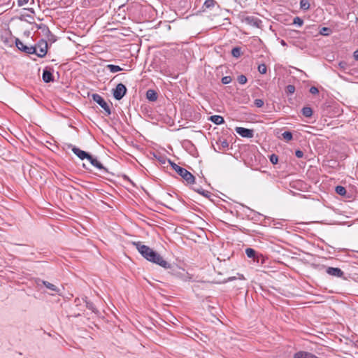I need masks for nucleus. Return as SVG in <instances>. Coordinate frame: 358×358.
<instances>
[{
  "label": "nucleus",
  "mask_w": 358,
  "mask_h": 358,
  "mask_svg": "<svg viewBox=\"0 0 358 358\" xmlns=\"http://www.w3.org/2000/svg\"><path fill=\"white\" fill-rule=\"evenodd\" d=\"M309 92L313 94H318L319 90L316 87L313 86L310 88Z\"/></svg>",
  "instance_id": "obj_40"
},
{
  "label": "nucleus",
  "mask_w": 358,
  "mask_h": 358,
  "mask_svg": "<svg viewBox=\"0 0 358 358\" xmlns=\"http://www.w3.org/2000/svg\"><path fill=\"white\" fill-rule=\"evenodd\" d=\"M1 39L3 44L6 46L11 47L13 44V38L10 36L2 35Z\"/></svg>",
  "instance_id": "obj_18"
},
{
  "label": "nucleus",
  "mask_w": 358,
  "mask_h": 358,
  "mask_svg": "<svg viewBox=\"0 0 358 358\" xmlns=\"http://www.w3.org/2000/svg\"><path fill=\"white\" fill-rule=\"evenodd\" d=\"M170 268H171L172 274L177 278L184 281H186L189 278L187 273L185 272L184 269H182L178 266H172L171 265Z\"/></svg>",
  "instance_id": "obj_8"
},
{
  "label": "nucleus",
  "mask_w": 358,
  "mask_h": 358,
  "mask_svg": "<svg viewBox=\"0 0 358 358\" xmlns=\"http://www.w3.org/2000/svg\"><path fill=\"white\" fill-rule=\"evenodd\" d=\"M280 44L283 46H285L287 45L286 42L284 40H281Z\"/></svg>",
  "instance_id": "obj_46"
},
{
  "label": "nucleus",
  "mask_w": 358,
  "mask_h": 358,
  "mask_svg": "<svg viewBox=\"0 0 358 358\" xmlns=\"http://www.w3.org/2000/svg\"><path fill=\"white\" fill-rule=\"evenodd\" d=\"M127 89L122 83H119L116 85L115 88L113 90V95L115 99L120 101L127 94Z\"/></svg>",
  "instance_id": "obj_5"
},
{
  "label": "nucleus",
  "mask_w": 358,
  "mask_h": 358,
  "mask_svg": "<svg viewBox=\"0 0 358 358\" xmlns=\"http://www.w3.org/2000/svg\"><path fill=\"white\" fill-rule=\"evenodd\" d=\"M293 24L301 27L303 24V20L299 17H295L293 20Z\"/></svg>",
  "instance_id": "obj_33"
},
{
  "label": "nucleus",
  "mask_w": 358,
  "mask_h": 358,
  "mask_svg": "<svg viewBox=\"0 0 358 358\" xmlns=\"http://www.w3.org/2000/svg\"><path fill=\"white\" fill-rule=\"evenodd\" d=\"M243 22L248 25L254 27H259L262 24V20L255 16H246L243 20Z\"/></svg>",
  "instance_id": "obj_12"
},
{
  "label": "nucleus",
  "mask_w": 358,
  "mask_h": 358,
  "mask_svg": "<svg viewBox=\"0 0 358 358\" xmlns=\"http://www.w3.org/2000/svg\"><path fill=\"white\" fill-rule=\"evenodd\" d=\"M27 17H28V19H30V18L32 20L34 19V17L30 15H27Z\"/></svg>",
  "instance_id": "obj_49"
},
{
  "label": "nucleus",
  "mask_w": 358,
  "mask_h": 358,
  "mask_svg": "<svg viewBox=\"0 0 358 358\" xmlns=\"http://www.w3.org/2000/svg\"><path fill=\"white\" fill-rule=\"evenodd\" d=\"M68 148H71V150L72 152L79 158L81 160H83L85 159H88V158L90 157V154L84 151V150H80V148L71 145V144H69L68 145Z\"/></svg>",
  "instance_id": "obj_7"
},
{
  "label": "nucleus",
  "mask_w": 358,
  "mask_h": 358,
  "mask_svg": "<svg viewBox=\"0 0 358 358\" xmlns=\"http://www.w3.org/2000/svg\"><path fill=\"white\" fill-rule=\"evenodd\" d=\"M353 57L355 60L358 61V50H355L353 53Z\"/></svg>",
  "instance_id": "obj_43"
},
{
  "label": "nucleus",
  "mask_w": 358,
  "mask_h": 358,
  "mask_svg": "<svg viewBox=\"0 0 358 358\" xmlns=\"http://www.w3.org/2000/svg\"><path fill=\"white\" fill-rule=\"evenodd\" d=\"M85 303L87 308L91 310L92 312H95L96 308L92 302L86 301Z\"/></svg>",
  "instance_id": "obj_35"
},
{
  "label": "nucleus",
  "mask_w": 358,
  "mask_h": 358,
  "mask_svg": "<svg viewBox=\"0 0 358 358\" xmlns=\"http://www.w3.org/2000/svg\"><path fill=\"white\" fill-rule=\"evenodd\" d=\"M217 4V2L215 0H206L203 6L206 8H212Z\"/></svg>",
  "instance_id": "obj_27"
},
{
  "label": "nucleus",
  "mask_w": 358,
  "mask_h": 358,
  "mask_svg": "<svg viewBox=\"0 0 358 358\" xmlns=\"http://www.w3.org/2000/svg\"><path fill=\"white\" fill-rule=\"evenodd\" d=\"M88 3L92 6H99L103 0H87Z\"/></svg>",
  "instance_id": "obj_32"
},
{
  "label": "nucleus",
  "mask_w": 358,
  "mask_h": 358,
  "mask_svg": "<svg viewBox=\"0 0 358 358\" xmlns=\"http://www.w3.org/2000/svg\"><path fill=\"white\" fill-rule=\"evenodd\" d=\"M15 43L18 50L27 54L31 55L36 52V47L26 45L17 38H15Z\"/></svg>",
  "instance_id": "obj_4"
},
{
  "label": "nucleus",
  "mask_w": 358,
  "mask_h": 358,
  "mask_svg": "<svg viewBox=\"0 0 358 358\" xmlns=\"http://www.w3.org/2000/svg\"><path fill=\"white\" fill-rule=\"evenodd\" d=\"M87 160H89L92 166L100 170L103 173H109L108 169L103 166V165L98 161L96 158L93 157L92 155H90Z\"/></svg>",
  "instance_id": "obj_9"
},
{
  "label": "nucleus",
  "mask_w": 358,
  "mask_h": 358,
  "mask_svg": "<svg viewBox=\"0 0 358 358\" xmlns=\"http://www.w3.org/2000/svg\"><path fill=\"white\" fill-rule=\"evenodd\" d=\"M232 79L231 76H224L222 78V83L224 85L229 84L231 82Z\"/></svg>",
  "instance_id": "obj_38"
},
{
  "label": "nucleus",
  "mask_w": 358,
  "mask_h": 358,
  "mask_svg": "<svg viewBox=\"0 0 358 358\" xmlns=\"http://www.w3.org/2000/svg\"><path fill=\"white\" fill-rule=\"evenodd\" d=\"M47 38L49 41L52 42V43H54L56 41V36L52 34V32L50 33V34H49L48 36H47Z\"/></svg>",
  "instance_id": "obj_39"
},
{
  "label": "nucleus",
  "mask_w": 358,
  "mask_h": 358,
  "mask_svg": "<svg viewBox=\"0 0 358 358\" xmlns=\"http://www.w3.org/2000/svg\"><path fill=\"white\" fill-rule=\"evenodd\" d=\"M240 278V279H244V277H243V275H240V278Z\"/></svg>",
  "instance_id": "obj_51"
},
{
  "label": "nucleus",
  "mask_w": 358,
  "mask_h": 358,
  "mask_svg": "<svg viewBox=\"0 0 358 358\" xmlns=\"http://www.w3.org/2000/svg\"><path fill=\"white\" fill-rule=\"evenodd\" d=\"M35 47H36V52L34 54H36L38 57H44L48 51L47 41L42 39L38 41Z\"/></svg>",
  "instance_id": "obj_6"
},
{
  "label": "nucleus",
  "mask_w": 358,
  "mask_h": 358,
  "mask_svg": "<svg viewBox=\"0 0 358 358\" xmlns=\"http://www.w3.org/2000/svg\"><path fill=\"white\" fill-rule=\"evenodd\" d=\"M196 192L199 193V194L201 195H203L205 197H210V192L206 191V190H204L203 189H202L201 187H198V188H194L193 189Z\"/></svg>",
  "instance_id": "obj_23"
},
{
  "label": "nucleus",
  "mask_w": 358,
  "mask_h": 358,
  "mask_svg": "<svg viewBox=\"0 0 358 358\" xmlns=\"http://www.w3.org/2000/svg\"><path fill=\"white\" fill-rule=\"evenodd\" d=\"M295 156L297 157V158H302L303 156V151L300 150H296L295 151Z\"/></svg>",
  "instance_id": "obj_41"
},
{
  "label": "nucleus",
  "mask_w": 358,
  "mask_h": 358,
  "mask_svg": "<svg viewBox=\"0 0 358 358\" xmlns=\"http://www.w3.org/2000/svg\"><path fill=\"white\" fill-rule=\"evenodd\" d=\"M237 80H238V82L240 84H241V85H244V84H245V83H247L248 79H247V78H246V76H244V75H240V76H238V78H237Z\"/></svg>",
  "instance_id": "obj_31"
},
{
  "label": "nucleus",
  "mask_w": 358,
  "mask_h": 358,
  "mask_svg": "<svg viewBox=\"0 0 358 358\" xmlns=\"http://www.w3.org/2000/svg\"><path fill=\"white\" fill-rule=\"evenodd\" d=\"M300 8L303 10H308L310 8V3L308 0L300 1Z\"/></svg>",
  "instance_id": "obj_24"
},
{
  "label": "nucleus",
  "mask_w": 358,
  "mask_h": 358,
  "mask_svg": "<svg viewBox=\"0 0 358 358\" xmlns=\"http://www.w3.org/2000/svg\"><path fill=\"white\" fill-rule=\"evenodd\" d=\"M29 0H17V5L18 6H22L25 4H27L29 2Z\"/></svg>",
  "instance_id": "obj_42"
},
{
  "label": "nucleus",
  "mask_w": 358,
  "mask_h": 358,
  "mask_svg": "<svg viewBox=\"0 0 358 358\" xmlns=\"http://www.w3.org/2000/svg\"><path fill=\"white\" fill-rule=\"evenodd\" d=\"M133 245L146 260L156 264L164 268H171V264L164 260L158 252L149 246L142 244L141 242H134Z\"/></svg>",
  "instance_id": "obj_1"
},
{
  "label": "nucleus",
  "mask_w": 358,
  "mask_h": 358,
  "mask_svg": "<svg viewBox=\"0 0 358 358\" xmlns=\"http://www.w3.org/2000/svg\"><path fill=\"white\" fill-rule=\"evenodd\" d=\"M36 27H37L38 29H40L41 31V32L43 34V35L45 36L46 37L51 33L48 27L45 24H36Z\"/></svg>",
  "instance_id": "obj_19"
},
{
  "label": "nucleus",
  "mask_w": 358,
  "mask_h": 358,
  "mask_svg": "<svg viewBox=\"0 0 358 358\" xmlns=\"http://www.w3.org/2000/svg\"><path fill=\"white\" fill-rule=\"evenodd\" d=\"M26 10H29V12L34 13V10L32 8H25Z\"/></svg>",
  "instance_id": "obj_45"
},
{
  "label": "nucleus",
  "mask_w": 358,
  "mask_h": 358,
  "mask_svg": "<svg viewBox=\"0 0 358 358\" xmlns=\"http://www.w3.org/2000/svg\"><path fill=\"white\" fill-rule=\"evenodd\" d=\"M241 48L240 47H234L231 50V55L234 57L238 58L241 55Z\"/></svg>",
  "instance_id": "obj_25"
},
{
  "label": "nucleus",
  "mask_w": 358,
  "mask_h": 358,
  "mask_svg": "<svg viewBox=\"0 0 358 358\" xmlns=\"http://www.w3.org/2000/svg\"><path fill=\"white\" fill-rule=\"evenodd\" d=\"M39 281L41 282V283L48 289H50L55 293L59 292V289L56 285H55L48 281L43 280H41Z\"/></svg>",
  "instance_id": "obj_15"
},
{
  "label": "nucleus",
  "mask_w": 358,
  "mask_h": 358,
  "mask_svg": "<svg viewBox=\"0 0 358 358\" xmlns=\"http://www.w3.org/2000/svg\"><path fill=\"white\" fill-rule=\"evenodd\" d=\"M236 279V277H229L227 280V281H232V280H234Z\"/></svg>",
  "instance_id": "obj_47"
},
{
  "label": "nucleus",
  "mask_w": 358,
  "mask_h": 358,
  "mask_svg": "<svg viewBox=\"0 0 358 358\" xmlns=\"http://www.w3.org/2000/svg\"><path fill=\"white\" fill-rule=\"evenodd\" d=\"M83 167L84 169H87V170L88 169V168L85 166V164H83Z\"/></svg>",
  "instance_id": "obj_50"
},
{
  "label": "nucleus",
  "mask_w": 358,
  "mask_h": 358,
  "mask_svg": "<svg viewBox=\"0 0 358 358\" xmlns=\"http://www.w3.org/2000/svg\"><path fill=\"white\" fill-rule=\"evenodd\" d=\"M146 98L150 101H155L158 98L157 92L154 90H148L146 92Z\"/></svg>",
  "instance_id": "obj_16"
},
{
  "label": "nucleus",
  "mask_w": 358,
  "mask_h": 358,
  "mask_svg": "<svg viewBox=\"0 0 358 358\" xmlns=\"http://www.w3.org/2000/svg\"><path fill=\"white\" fill-rule=\"evenodd\" d=\"M267 68L266 66L264 64H261L258 66V71L261 74H265L266 73Z\"/></svg>",
  "instance_id": "obj_34"
},
{
  "label": "nucleus",
  "mask_w": 358,
  "mask_h": 358,
  "mask_svg": "<svg viewBox=\"0 0 358 358\" xmlns=\"http://www.w3.org/2000/svg\"><path fill=\"white\" fill-rule=\"evenodd\" d=\"M171 167L176 171V172L180 176L183 180L188 185L194 184L195 182V177L187 169L178 166L174 162L169 161Z\"/></svg>",
  "instance_id": "obj_2"
},
{
  "label": "nucleus",
  "mask_w": 358,
  "mask_h": 358,
  "mask_svg": "<svg viewBox=\"0 0 358 358\" xmlns=\"http://www.w3.org/2000/svg\"><path fill=\"white\" fill-rule=\"evenodd\" d=\"M52 69L48 66L43 69L42 78L45 83H49L50 82L54 81V76L52 75Z\"/></svg>",
  "instance_id": "obj_13"
},
{
  "label": "nucleus",
  "mask_w": 358,
  "mask_h": 358,
  "mask_svg": "<svg viewBox=\"0 0 358 358\" xmlns=\"http://www.w3.org/2000/svg\"><path fill=\"white\" fill-rule=\"evenodd\" d=\"M338 65L341 69H345L346 66V63L345 62H341Z\"/></svg>",
  "instance_id": "obj_44"
},
{
  "label": "nucleus",
  "mask_w": 358,
  "mask_h": 358,
  "mask_svg": "<svg viewBox=\"0 0 358 358\" xmlns=\"http://www.w3.org/2000/svg\"><path fill=\"white\" fill-rule=\"evenodd\" d=\"M106 69H108L111 73H116L123 70L120 66L114 64H108Z\"/></svg>",
  "instance_id": "obj_22"
},
{
  "label": "nucleus",
  "mask_w": 358,
  "mask_h": 358,
  "mask_svg": "<svg viewBox=\"0 0 358 358\" xmlns=\"http://www.w3.org/2000/svg\"><path fill=\"white\" fill-rule=\"evenodd\" d=\"M335 191H336V194H338L341 196L345 195L346 192H347L346 189L341 185L336 186L335 188Z\"/></svg>",
  "instance_id": "obj_26"
},
{
  "label": "nucleus",
  "mask_w": 358,
  "mask_h": 358,
  "mask_svg": "<svg viewBox=\"0 0 358 358\" xmlns=\"http://www.w3.org/2000/svg\"><path fill=\"white\" fill-rule=\"evenodd\" d=\"M245 254L248 257L253 259L254 261L259 262V255L258 253L256 252L255 250L253 248H246L245 249Z\"/></svg>",
  "instance_id": "obj_14"
},
{
  "label": "nucleus",
  "mask_w": 358,
  "mask_h": 358,
  "mask_svg": "<svg viewBox=\"0 0 358 358\" xmlns=\"http://www.w3.org/2000/svg\"><path fill=\"white\" fill-rule=\"evenodd\" d=\"M320 34L322 36H329L331 34V30L329 27H324L320 29Z\"/></svg>",
  "instance_id": "obj_29"
},
{
  "label": "nucleus",
  "mask_w": 358,
  "mask_h": 358,
  "mask_svg": "<svg viewBox=\"0 0 358 358\" xmlns=\"http://www.w3.org/2000/svg\"><path fill=\"white\" fill-rule=\"evenodd\" d=\"M208 120L217 125L223 124L224 122L223 117L217 115L210 116Z\"/></svg>",
  "instance_id": "obj_17"
},
{
  "label": "nucleus",
  "mask_w": 358,
  "mask_h": 358,
  "mask_svg": "<svg viewBox=\"0 0 358 358\" xmlns=\"http://www.w3.org/2000/svg\"><path fill=\"white\" fill-rule=\"evenodd\" d=\"M301 113L306 117H310L313 115V110L309 106H305L301 109Z\"/></svg>",
  "instance_id": "obj_21"
},
{
  "label": "nucleus",
  "mask_w": 358,
  "mask_h": 358,
  "mask_svg": "<svg viewBox=\"0 0 358 358\" xmlns=\"http://www.w3.org/2000/svg\"><path fill=\"white\" fill-rule=\"evenodd\" d=\"M282 136L286 141H289L292 140V138H293L292 133L289 131H284L282 134Z\"/></svg>",
  "instance_id": "obj_28"
},
{
  "label": "nucleus",
  "mask_w": 358,
  "mask_h": 358,
  "mask_svg": "<svg viewBox=\"0 0 358 358\" xmlns=\"http://www.w3.org/2000/svg\"><path fill=\"white\" fill-rule=\"evenodd\" d=\"M92 98L94 102L97 103L103 109L107 116H109L111 114V110L109 105L100 94H92Z\"/></svg>",
  "instance_id": "obj_3"
},
{
  "label": "nucleus",
  "mask_w": 358,
  "mask_h": 358,
  "mask_svg": "<svg viewBox=\"0 0 358 358\" xmlns=\"http://www.w3.org/2000/svg\"><path fill=\"white\" fill-rule=\"evenodd\" d=\"M326 273L329 275L345 279L344 272L339 268L329 266L326 269Z\"/></svg>",
  "instance_id": "obj_11"
},
{
  "label": "nucleus",
  "mask_w": 358,
  "mask_h": 358,
  "mask_svg": "<svg viewBox=\"0 0 358 358\" xmlns=\"http://www.w3.org/2000/svg\"><path fill=\"white\" fill-rule=\"evenodd\" d=\"M236 132L243 138H252L254 136V131L252 129L237 127L235 129Z\"/></svg>",
  "instance_id": "obj_10"
},
{
  "label": "nucleus",
  "mask_w": 358,
  "mask_h": 358,
  "mask_svg": "<svg viewBox=\"0 0 358 358\" xmlns=\"http://www.w3.org/2000/svg\"><path fill=\"white\" fill-rule=\"evenodd\" d=\"M285 92L288 94H292L295 92V87L293 85H288L285 88Z\"/></svg>",
  "instance_id": "obj_30"
},
{
  "label": "nucleus",
  "mask_w": 358,
  "mask_h": 358,
  "mask_svg": "<svg viewBox=\"0 0 358 358\" xmlns=\"http://www.w3.org/2000/svg\"><path fill=\"white\" fill-rule=\"evenodd\" d=\"M27 17H28V19H30V18L32 20L34 19V17L30 15H27Z\"/></svg>",
  "instance_id": "obj_48"
},
{
  "label": "nucleus",
  "mask_w": 358,
  "mask_h": 358,
  "mask_svg": "<svg viewBox=\"0 0 358 358\" xmlns=\"http://www.w3.org/2000/svg\"><path fill=\"white\" fill-rule=\"evenodd\" d=\"M269 159L273 164H276L278 162V157L275 154H272L270 156Z\"/></svg>",
  "instance_id": "obj_36"
},
{
  "label": "nucleus",
  "mask_w": 358,
  "mask_h": 358,
  "mask_svg": "<svg viewBox=\"0 0 358 358\" xmlns=\"http://www.w3.org/2000/svg\"><path fill=\"white\" fill-rule=\"evenodd\" d=\"M217 145L218 146V150L220 151L222 150H224L228 148L229 147V143L227 140H219L217 141Z\"/></svg>",
  "instance_id": "obj_20"
},
{
  "label": "nucleus",
  "mask_w": 358,
  "mask_h": 358,
  "mask_svg": "<svg viewBox=\"0 0 358 358\" xmlns=\"http://www.w3.org/2000/svg\"><path fill=\"white\" fill-rule=\"evenodd\" d=\"M254 103L256 107L261 108L264 106V101L260 99H256L254 101Z\"/></svg>",
  "instance_id": "obj_37"
}]
</instances>
